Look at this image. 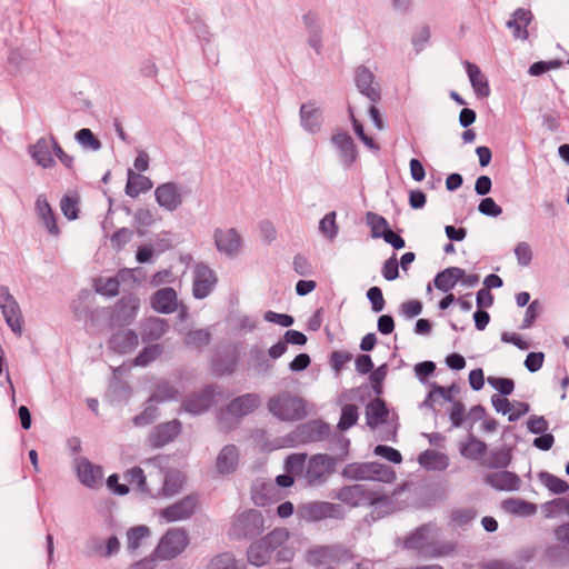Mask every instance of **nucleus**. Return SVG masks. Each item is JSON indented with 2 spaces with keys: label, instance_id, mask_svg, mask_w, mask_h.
Returning <instances> with one entry per match:
<instances>
[{
  "label": "nucleus",
  "instance_id": "obj_1",
  "mask_svg": "<svg viewBox=\"0 0 569 569\" xmlns=\"http://www.w3.org/2000/svg\"><path fill=\"white\" fill-rule=\"evenodd\" d=\"M397 493L398 490L388 495L381 487L373 488L367 485L355 483L342 486L335 492L333 498L350 508L372 507L368 518L372 521H378L398 510L396 506Z\"/></svg>",
  "mask_w": 569,
  "mask_h": 569
},
{
  "label": "nucleus",
  "instance_id": "obj_2",
  "mask_svg": "<svg viewBox=\"0 0 569 569\" xmlns=\"http://www.w3.org/2000/svg\"><path fill=\"white\" fill-rule=\"evenodd\" d=\"M342 478L351 481H379L391 483L396 480L395 470L378 461L350 462L341 470Z\"/></svg>",
  "mask_w": 569,
  "mask_h": 569
},
{
  "label": "nucleus",
  "instance_id": "obj_3",
  "mask_svg": "<svg viewBox=\"0 0 569 569\" xmlns=\"http://www.w3.org/2000/svg\"><path fill=\"white\" fill-rule=\"evenodd\" d=\"M430 523H422L412 530L403 540V548L415 550L423 558H439L452 550L449 543L429 542Z\"/></svg>",
  "mask_w": 569,
  "mask_h": 569
},
{
  "label": "nucleus",
  "instance_id": "obj_4",
  "mask_svg": "<svg viewBox=\"0 0 569 569\" xmlns=\"http://www.w3.org/2000/svg\"><path fill=\"white\" fill-rule=\"evenodd\" d=\"M289 539V531L286 528H276L264 537L251 542L247 550L249 563L262 567L269 562L271 556L281 543Z\"/></svg>",
  "mask_w": 569,
  "mask_h": 569
},
{
  "label": "nucleus",
  "instance_id": "obj_5",
  "mask_svg": "<svg viewBox=\"0 0 569 569\" xmlns=\"http://www.w3.org/2000/svg\"><path fill=\"white\" fill-rule=\"evenodd\" d=\"M264 531V518L257 509H247L238 513L229 529L232 540H253Z\"/></svg>",
  "mask_w": 569,
  "mask_h": 569
},
{
  "label": "nucleus",
  "instance_id": "obj_6",
  "mask_svg": "<svg viewBox=\"0 0 569 569\" xmlns=\"http://www.w3.org/2000/svg\"><path fill=\"white\" fill-rule=\"evenodd\" d=\"M267 407L269 412L281 421H299L307 415L305 400L289 392L271 397Z\"/></svg>",
  "mask_w": 569,
  "mask_h": 569
},
{
  "label": "nucleus",
  "instance_id": "obj_7",
  "mask_svg": "<svg viewBox=\"0 0 569 569\" xmlns=\"http://www.w3.org/2000/svg\"><path fill=\"white\" fill-rule=\"evenodd\" d=\"M189 543V535L184 528H170L161 536L153 552L159 561L173 560L187 549Z\"/></svg>",
  "mask_w": 569,
  "mask_h": 569
},
{
  "label": "nucleus",
  "instance_id": "obj_8",
  "mask_svg": "<svg viewBox=\"0 0 569 569\" xmlns=\"http://www.w3.org/2000/svg\"><path fill=\"white\" fill-rule=\"evenodd\" d=\"M330 425L321 419H313L298 425L288 436L292 446L319 442L329 438Z\"/></svg>",
  "mask_w": 569,
  "mask_h": 569
},
{
  "label": "nucleus",
  "instance_id": "obj_9",
  "mask_svg": "<svg viewBox=\"0 0 569 569\" xmlns=\"http://www.w3.org/2000/svg\"><path fill=\"white\" fill-rule=\"evenodd\" d=\"M337 459L327 453L312 455L307 463L305 477L308 485H322L336 472Z\"/></svg>",
  "mask_w": 569,
  "mask_h": 569
},
{
  "label": "nucleus",
  "instance_id": "obj_10",
  "mask_svg": "<svg viewBox=\"0 0 569 569\" xmlns=\"http://www.w3.org/2000/svg\"><path fill=\"white\" fill-rule=\"evenodd\" d=\"M140 309V299L133 295H124L122 296L109 316V323L111 327H126L133 322L136 319L138 311Z\"/></svg>",
  "mask_w": 569,
  "mask_h": 569
},
{
  "label": "nucleus",
  "instance_id": "obj_11",
  "mask_svg": "<svg viewBox=\"0 0 569 569\" xmlns=\"http://www.w3.org/2000/svg\"><path fill=\"white\" fill-rule=\"evenodd\" d=\"M299 515L308 521L322 519L342 520L346 517L343 507L329 501H312L299 507Z\"/></svg>",
  "mask_w": 569,
  "mask_h": 569
},
{
  "label": "nucleus",
  "instance_id": "obj_12",
  "mask_svg": "<svg viewBox=\"0 0 569 569\" xmlns=\"http://www.w3.org/2000/svg\"><path fill=\"white\" fill-rule=\"evenodd\" d=\"M218 389L219 387L216 385L204 386L200 391L187 396L181 403V408L192 416L207 412L214 405L216 396L220 393Z\"/></svg>",
  "mask_w": 569,
  "mask_h": 569
},
{
  "label": "nucleus",
  "instance_id": "obj_13",
  "mask_svg": "<svg viewBox=\"0 0 569 569\" xmlns=\"http://www.w3.org/2000/svg\"><path fill=\"white\" fill-rule=\"evenodd\" d=\"M0 309L7 326L12 332L21 336L23 316L17 299L4 284L0 286Z\"/></svg>",
  "mask_w": 569,
  "mask_h": 569
},
{
  "label": "nucleus",
  "instance_id": "obj_14",
  "mask_svg": "<svg viewBox=\"0 0 569 569\" xmlns=\"http://www.w3.org/2000/svg\"><path fill=\"white\" fill-rule=\"evenodd\" d=\"M193 273L192 295L198 300L204 299L213 290L217 276L204 262L197 263Z\"/></svg>",
  "mask_w": 569,
  "mask_h": 569
},
{
  "label": "nucleus",
  "instance_id": "obj_15",
  "mask_svg": "<svg viewBox=\"0 0 569 569\" xmlns=\"http://www.w3.org/2000/svg\"><path fill=\"white\" fill-rule=\"evenodd\" d=\"M213 240L216 249L229 258L237 257L242 246V238L234 228H217L213 232Z\"/></svg>",
  "mask_w": 569,
  "mask_h": 569
},
{
  "label": "nucleus",
  "instance_id": "obj_16",
  "mask_svg": "<svg viewBox=\"0 0 569 569\" xmlns=\"http://www.w3.org/2000/svg\"><path fill=\"white\" fill-rule=\"evenodd\" d=\"M182 430L180 420L162 422L154 426L148 436V442L152 448L159 449L172 442Z\"/></svg>",
  "mask_w": 569,
  "mask_h": 569
},
{
  "label": "nucleus",
  "instance_id": "obj_17",
  "mask_svg": "<svg viewBox=\"0 0 569 569\" xmlns=\"http://www.w3.org/2000/svg\"><path fill=\"white\" fill-rule=\"evenodd\" d=\"M197 506L198 497L191 493L162 509L161 517L168 522L186 520L196 513Z\"/></svg>",
  "mask_w": 569,
  "mask_h": 569
},
{
  "label": "nucleus",
  "instance_id": "obj_18",
  "mask_svg": "<svg viewBox=\"0 0 569 569\" xmlns=\"http://www.w3.org/2000/svg\"><path fill=\"white\" fill-rule=\"evenodd\" d=\"M240 361V352L234 346H227L217 351L212 357V369L218 376H230L234 373Z\"/></svg>",
  "mask_w": 569,
  "mask_h": 569
},
{
  "label": "nucleus",
  "instance_id": "obj_19",
  "mask_svg": "<svg viewBox=\"0 0 569 569\" xmlns=\"http://www.w3.org/2000/svg\"><path fill=\"white\" fill-rule=\"evenodd\" d=\"M375 76L365 66H359L355 71V84L358 91L367 97L372 103H378L381 99L379 84H373Z\"/></svg>",
  "mask_w": 569,
  "mask_h": 569
},
{
  "label": "nucleus",
  "instance_id": "obj_20",
  "mask_svg": "<svg viewBox=\"0 0 569 569\" xmlns=\"http://www.w3.org/2000/svg\"><path fill=\"white\" fill-rule=\"evenodd\" d=\"M331 142L339 152L343 168H351L358 159V148L351 136L339 131L331 137Z\"/></svg>",
  "mask_w": 569,
  "mask_h": 569
},
{
  "label": "nucleus",
  "instance_id": "obj_21",
  "mask_svg": "<svg viewBox=\"0 0 569 569\" xmlns=\"http://www.w3.org/2000/svg\"><path fill=\"white\" fill-rule=\"evenodd\" d=\"M28 153L37 166L43 169H50L56 166V160L52 156L53 142L51 140V134L49 138L41 137L36 141V143L30 144L28 147Z\"/></svg>",
  "mask_w": 569,
  "mask_h": 569
},
{
  "label": "nucleus",
  "instance_id": "obj_22",
  "mask_svg": "<svg viewBox=\"0 0 569 569\" xmlns=\"http://www.w3.org/2000/svg\"><path fill=\"white\" fill-rule=\"evenodd\" d=\"M261 403V398L258 393H244L233 398L226 408L228 415L242 418L256 411Z\"/></svg>",
  "mask_w": 569,
  "mask_h": 569
},
{
  "label": "nucleus",
  "instance_id": "obj_23",
  "mask_svg": "<svg viewBox=\"0 0 569 569\" xmlns=\"http://www.w3.org/2000/svg\"><path fill=\"white\" fill-rule=\"evenodd\" d=\"M154 197L157 203L170 212L177 210L182 203L179 188L172 181L158 186L154 190Z\"/></svg>",
  "mask_w": 569,
  "mask_h": 569
},
{
  "label": "nucleus",
  "instance_id": "obj_24",
  "mask_svg": "<svg viewBox=\"0 0 569 569\" xmlns=\"http://www.w3.org/2000/svg\"><path fill=\"white\" fill-rule=\"evenodd\" d=\"M77 477L84 487L94 489L101 485L102 468L93 465L88 458H80L77 463Z\"/></svg>",
  "mask_w": 569,
  "mask_h": 569
},
{
  "label": "nucleus",
  "instance_id": "obj_25",
  "mask_svg": "<svg viewBox=\"0 0 569 569\" xmlns=\"http://www.w3.org/2000/svg\"><path fill=\"white\" fill-rule=\"evenodd\" d=\"M151 308L159 313H173L178 309L176 290L171 287L157 290L151 297Z\"/></svg>",
  "mask_w": 569,
  "mask_h": 569
},
{
  "label": "nucleus",
  "instance_id": "obj_26",
  "mask_svg": "<svg viewBox=\"0 0 569 569\" xmlns=\"http://www.w3.org/2000/svg\"><path fill=\"white\" fill-rule=\"evenodd\" d=\"M138 346V335L131 329L119 330L111 335L108 347L118 355H127Z\"/></svg>",
  "mask_w": 569,
  "mask_h": 569
},
{
  "label": "nucleus",
  "instance_id": "obj_27",
  "mask_svg": "<svg viewBox=\"0 0 569 569\" xmlns=\"http://www.w3.org/2000/svg\"><path fill=\"white\" fill-rule=\"evenodd\" d=\"M533 20V14L531 10L525 8L516 9L511 18L507 21L506 26L508 29L512 30V36L516 39L527 40L529 37L528 26Z\"/></svg>",
  "mask_w": 569,
  "mask_h": 569
},
{
  "label": "nucleus",
  "instance_id": "obj_28",
  "mask_svg": "<svg viewBox=\"0 0 569 569\" xmlns=\"http://www.w3.org/2000/svg\"><path fill=\"white\" fill-rule=\"evenodd\" d=\"M485 480L486 483L499 491H517L521 485V480L516 472L503 469L488 475Z\"/></svg>",
  "mask_w": 569,
  "mask_h": 569
},
{
  "label": "nucleus",
  "instance_id": "obj_29",
  "mask_svg": "<svg viewBox=\"0 0 569 569\" xmlns=\"http://www.w3.org/2000/svg\"><path fill=\"white\" fill-rule=\"evenodd\" d=\"M388 417L389 409L380 396H377L366 406V423L369 428L375 429L385 423Z\"/></svg>",
  "mask_w": 569,
  "mask_h": 569
},
{
  "label": "nucleus",
  "instance_id": "obj_30",
  "mask_svg": "<svg viewBox=\"0 0 569 569\" xmlns=\"http://www.w3.org/2000/svg\"><path fill=\"white\" fill-rule=\"evenodd\" d=\"M238 462V448L234 445H226L217 456L216 468L220 475H230L237 470Z\"/></svg>",
  "mask_w": 569,
  "mask_h": 569
},
{
  "label": "nucleus",
  "instance_id": "obj_31",
  "mask_svg": "<svg viewBox=\"0 0 569 569\" xmlns=\"http://www.w3.org/2000/svg\"><path fill=\"white\" fill-rule=\"evenodd\" d=\"M466 72L470 84L477 98H487L490 96V86L487 77L481 72L480 68L472 62H465Z\"/></svg>",
  "mask_w": 569,
  "mask_h": 569
},
{
  "label": "nucleus",
  "instance_id": "obj_32",
  "mask_svg": "<svg viewBox=\"0 0 569 569\" xmlns=\"http://www.w3.org/2000/svg\"><path fill=\"white\" fill-rule=\"evenodd\" d=\"M512 460L511 449L507 446L498 447L489 452L480 461V465L489 469H506Z\"/></svg>",
  "mask_w": 569,
  "mask_h": 569
},
{
  "label": "nucleus",
  "instance_id": "obj_33",
  "mask_svg": "<svg viewBox=\"0 0 569 569\" xmlns=\"http://www.w3.org/2000/svg\"><path fill=\"white\" fill-rule=\"evenodd\" d=\"M301 127L309 133L316 134L321 129V113L315 103H302L300 107Z\"/></svg>",
  "mask_w": 569,
  "mask_h": 569
},
{
  "label": "nucleus",
  "instance_id": "obj_34",
  "mask_svg": "<svg viewBox=\"0 0 569 569\" xmlns=\"http://www.w3.org/2000/svg\"><path fill=\"white\" fill-rule=\"evenodd\" d=\"M127 177L124 192L130 198H137L140 193L147 192L153 187L149 177L136 173L132 169H128Z\"/></svg>",
  "mask_w": 569,
  "mask_h": 569
},
{
  "label": "nucleus",
  "instance_id": "obj_35",
  "mask_svg": "<svg viewBox=\"0 0 569 569\" xmlns=\"http://www.w3.org/2000/svg\"><path fill=\"white\" fill-rule=\"evenodd\" d=\"M462 276L463 269L459 267H448L436 274L433 284L439 291L447 293L460 281Z\"/></svg>",
  "mask_w": 569,
  "mask_h": 569
},
{
  "label": "nucleus",
  "instance_id": "obj_36",
  "mask_svg": "<svg viewBox=\"0 0 569 569\" xmlns=\"http://www.w3.org/2000/svg\"><path fill=\"white\" fill-rule=\"evenodd\" d=\"M169 329L167 320L158 317L148 318L141 330L143 342H152L159 340Z\"/></svg>",
  "mask_w": 569,
  "mask_h": 569
},
{
  "label": "nucleus",
  "instance_id": "obj_37",
  "mask_svg": "<svg viewBox=\"0 0 569 569\" xmlns=\"http://www.w3.org/2000/svg\"><path fill=\"white\" fill-rule=\"evenodd\" d=\"M36 210L48 232L54 236L59 234L56 214L44 194L38 196L36 200Z\"/></svg>",
  "mask_w": 569,
  "mask_h": 569
},
{
  "label": "nucleus",
  "instance_id": "obj_38",
  "mask_svg": "<svg viewBox=\"0 0 569 569\" xmlns=\"http://www.w3.org/2000/svg\"><path fill=\"white\" fill-rule=\"evenodd\" d=\"M419 465L429 471L445 470L449 465L448 456L431 449L422 451L418 456Z\"/></svg>",
  "mask_w": 569,
  "mask_h": 569
},
{
  "label": "nucleus",
  "instance_id": "obj_39",
  "mask_svg": "<svg viewBox=\"0 0 569 569\" xmlns=\"http://www.w3.org/2000/svg\"><path fill=\"white\" fill-rule=\"evenodd\" d=\"M252 368L258 376H267L273 369L268 353L259 346L253 345L249 350Z\"/></svg>",
  "mask_w": 569,
  "mask_h": 569
},
{
  "label": "nucleus",
  "instance_id": "obj_40",
  "mask_svg": "<svg viewBox=\"0 0 569 569\" xmlns=\"http://www.w3.org/2000/svg\"><path fill=\"white\" fill-rule=\"evenodd\" d=\"M129 270H120L116 277L99 278L94 282L96 292L103 297H116L119 295L120 279H124V273Z\"/></svg>",
  "mask_w": 569,
  "mask_h": 569
},
{
  "label": "nucleus",
  "instance_id": "obj_41",
  "mask_svg": "<svg viewBox=\"0 0 569 569\" xmlns=\"http://www.w3.org/2000/svg\"><path fill=\"white\" fill-rule=\"evenodd\" d=\"M487 451V443L477 439L472 433H469L468 441L460 447V453L465 458L473 461L479 460L481 457H486Z\"/></svg>",
  "mask_w": 569,
  "mask_h": 569
},
{
  "label": "nucleus",
  "instance_id": "obj_42",
  "mask_svg": "<svg viewBox=\"0 0 569 569\" xmlns=\"http://www.w3.org/2000/svg\"><path fill=\"white\" fill-rule=\"evenodd\" d=\"M502 508L511 515L525 517L532 516L537 511V506L535 503L520 498H508L503 500Z\"/></svg>",
  "mask_w": 569,
  "mask_h": 569
},
{
  "label": "nucleus",
  "instance_id": "obj_43",
  "mask_svg": "<svg viewBox=\"0 0 569 569\" xmlns=\"http://www.w3.org/2000/svg\"><path fill=\"white\" fill-rule=\"evenodd\" d=\"M107 396L111 402L127 401L131 396V388L124 380L113 377L110 380Z\"/></svg>",
  "mask_w": 569,
  "mask_h": 569
},
{
  "label": "nucleus",
  "instance_id": "obj_44",
  "mask_svg": "<svg viewBox=\"0 0 569 569\" xmlns=\"http://www.w3.org/2000/svg\"><path fill=\"white\" fill-rule=\"evenodd\" d=\"M538 478L540 482L552 493V495H563L568 492L569 490V483L548 472V471H540L538 473Z\"/></svg>",
  "mask_w": 569,
  "mask_h": 569
},
{
  "label": "nucleus",
  "instance_id": "obj_45",
  "mask_svg": "<svg viewBox=\"0 0 569 569\" xmlns=\"http://www.w3.org/2000/svg\"><path fill=\"white\" fill-rule=\"evenodd\" d=\"M541 511L546 519H552L560 513L569 516V498L558 497L541 505Z\"/></svg>",
  "mask_w": 569,
  "mask_h": 569
},
{
  "label": "nucleus",
  "instance_id": "obj_46",
  "mask_svg": "<svg viewBox=\"0 0 569 569\" xmlns=\"http://www.w3.org/2000/svg\"><path fill=\"white\" fill-rule=\"evenodd\" d=\"M366 222L370 228L371 238L373 239L381 238L390 229L388 220L376 212L368 211L366 213Z\"/></svg>",
  "mask_w": 569,
  "mask_h": 569
},
{
  "label": "nucleus",
  "instance_id": "obj_47",
  "mask_svg": "<svg viewBox=\"0 0 569 569\" xmlns=\"http://www.w3.org/2000/svg\"><path fill=\"white\" fill-rule=\"evenodd\" d=\"M208 569H247L244 563H240L233 553L222 552L214 556L209 565Z\"/></svg>",
  "mask_w": 569,
  "mask_h": 569
},
{
  "label": "nucleus",
  "instance_id": "obj_48",
  "mask_svg": "<svg viewBox=\"0 0 569 569\" xmlns=\"http://www.w3.org/2000/svg\"><path fill=\"white\" fill-rule=\"evenodd\" d=\"M328 558L329 563L340 565L352 561L355 555L349 547L342 543H333L328 545Z\"/></svg>",
  "mask_w": 569,
  "mask_h": 569
},
{
  "label": "nucleus",
  "instance_id": "obj_49",
  "mask_svg": "<svg viewBox=\"0 0 569 569\" xmlns=\"http://www.w3.org/2000/svg\"><path fill=\"white\" fill-rule=\"evenodd\" d=\"M150 528L146 525L131 527L127 530V548L129 551L137 550L142 540L150 536Z\"/></svg>",
  "mask_w": 569,
  "mask_h": 569
},
{
  "label": "nucleus",
  "instance_id": "obj_50",
  "mask_svg": "<svg viewBox=\"0 0 569 569\" xmlns=\"http://www.w3.org/2000/svg\"><path fill=\"white\" fill-rule=\"evenodd\" d=\"M163 352V347L159 343L148 345L134 358L133 363L140 367H147Z\"/></svg>",
  "mask_w": 569,
  "mask_h": 569
},
{
  "label": "nucleus",
  "instance_id": "obj_51",
  "mask_svg": "<svg viewBox=\"0 0 569 569\" xmlns=\"http://www.w3.org/2000/svg\"><path fill=\"white\" fill-rule=\"evenodd\" d=\"M76 141L86 150L98 151L101 149V141L89 128H82L74 134Z\"/></svg>",
  "mask_w": 569,
  "mask_h": 569
},
{
  "label": "nucleus",
  "instance_id": "obj_52",
  "mask_svg": "<svg viewBox=\"0 0 569 569\" xmlns=\"http://www.w3.org/2000/svg\"><path fill=\"white\" fill-rule=\"evenodd\" d=\"M93 549L100 557L110 558L119 552L120 541L117 536L109 537L104 545L99 539H93Z\"/></svg>",
  "mask_w": 569,
  "mask_h": 569
},
{
  "label": "nucleus",
  "instance_id": "obj_53",
  "mask_svg": "<svg viewBox=\"0 0 569 569\" xmlns=\"http://www.w3.org/2000/svg\"><path fill=\"white\" fill-rule=\"evenodd\" d=\"M358 418V407L352 403H347L341 408V415L337 427L340 431H346L357 423Z\"/></svg>",
  "mask_w": 569,
  "mask_h": 569
},
{
  "label": "nucleus",
  "instance_id": "obj_54",
  "mask_svg": "<svg viewBox=\"0 0 569 569\" xmlns=\"http://www.w3.org/2000/svg\"><path fill=\"white\" fill-rule=\"evenodd\" d=\"M177 395L178 391L171 383L168 381H162L156 386L153 393L148 399V403L164 402L174 399Z\"/></svg>",
  "mask_w": 569,
  "mask_h": 569
},
{
  "label": "nucleus",
  "instance_id": "obj_55",
  "mask_svg": "<svg viewBox=\"0 0 569 569\" xmlns=\"http://www.w3.org/2000/svg\"><path fill=\"white\" fill-rule=\"evenodd\" d=\"M183 480L184 478L180 471L168 472L164 477L162 493L167 497L178 493L182 488Z\"/></svg>",
  "mask_w": 569,
  "mask_h": 569
},
{
  "label": "nucleus",
  "instance_id": "obj_56",
  "mask_svg": "<svg viewBox=\"0 0 569 569\" xmlns=\"http://www.w3.org/2000/svg\"><path fill=\"white\" fill-rule=\"evenodd\" d=\"M123 478L126 481H128L131 485H136L137 489L142 493H149V489L147 486V479L144 471L141 467L134 466L130 469H128L123 473Z\"/></svg>",
  "mask_w": 569,
  "mask_h": 569
},
{
  "label": "nucleus",
  "instance_id": "obj_57",
  "mask_svg": "<svg viewBox=\"0 0 569 569\" xmlns=\"http://www.w3.org/2000/svg\"><path fill=\"white\" fill-rule=\"evenodd\" d=\"M336 211H330L326 213L319 221L320 232L329 240H333L339 232V227L336 222Z\"/></svg>",
  "mask_w": 569,
  "mask_h": 569
},
{
  "label": "nucleus",
  "instance_id": "obj_58",
  "mask_svg": "<svg viewBox=\"0 0 569 569\" xmlns=\"http://www.w3.org/2000/svg\"><path fill=\"white\" fill-rule=\"evenodd\" d=\"M60 209L63 216L72 221L79 218V197L78 194H64L60 200Z\"/></svg>",
  "mask_w": 569,
  "mask_h": 569
},
{
  "label": "nucleus",
  "instance_id": "obj_59",
  "mask_svg": "<svg viewBox=\"0 0 569 569\" xmlns=\"http://www.w3.org/2000/svg\"><path fill=\"white\" fill-rule=\"evenodd\" d=\"M210 339L211 333L207 329H196L187 333L184 342L187 346L201 349L210 343Z\"/></svg>",
  "mask_w": 569,
  "mask_h": 569
},
{
  "label": "nucleus",
  "instance_id": "obj_60",
  "mask_svg": "<svg viewBox=\"0 0 569 569\" xmlns=\"http://www.w3.org/2000/svg\"><path fill=\"white\" fill-rule=\"evenodd\" d=\"M388 363H382L370 372L369 380L376 396L383 393V381L388 375Z\"/></svg>",
  "mask_w": 569,
  "mask_h": 569
},
{
  "label": "nucleus",
  "instance_id": "obj_61",
  "mask_svg": "<svg viewBox=\"0 0 569 569\" xmlns=\"http://www.w3.org/2000/svg\"><path fill=\"white\" fill-rule=\"evenodd\" d=\"M307 562L312 567H320L322 565L329 563L328 558V545L325 546H316L310 548L307 551Z\"/></svg>",
  "mask_w": 569,
  "mask_h": 569
},
{
  "label": "nucleus",
  "instance_id": "obj_62",
  "mask_svg": "<svg viewBox=\"0 0 569 569\" xmlns=\"http://www.w3.org/2000/svg\"><path fill=\"white\" fill-rule=\"evenodd\" d=\"M487 381L500 396H510L515 390V381L511 378L489 377Z\"/></svg>",
  "mask_w": 569,
  "mask_h": 569
},
{
  "label": "nucleus",
  "instance_id": "obj_63",
  "mask_svg": "<svg viewBox=\"0 0 569 569\" xmlns=\"http://www.w3.org/2000/svg\"><path fill=\"white\" fill-rule=\"evenodd\" d=\"M158 417V408L153 405H147L143 410L133 417L132 422L136 427H146L151 425Z\"/></svg>",
  "mask_w": 569,
  "mask_h": 569
},
{
  "label": "nucleus",
  "instance_id": "obj_64",
  "mask_svg": "<svg viewBox=\"0 0 569 569\" xmlns=\"http://www.w3.org/2000/svg\"><path fill=\"white\" fill-rule=\"evenodd\" d=\"M480 569H523L522 563H516L507 559H491L482 561Z\"/></svg>",
  "mask_w": 569,
  "mask_h": 569
}]
</instances>
